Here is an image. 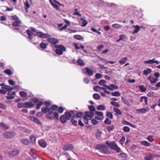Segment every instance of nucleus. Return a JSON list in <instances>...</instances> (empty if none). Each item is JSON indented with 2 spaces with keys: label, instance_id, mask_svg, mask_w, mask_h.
<instances>
[{
  "label": "nucleus",
  "instance_id": "nucleus-1",
  "mask_svg": "<svg viewBox=\"0 0 160 160\" xmlns=\"http://www.w3.org/2000/svg\"><path fill=\"white\" fill-rule=\"evenodd\" d=\"M51 103L49 102L46 101L45 102L44 105L42 108V111L43 113L45 114L48 112L46 115V117L50 119H53L55 118L58 120L59 118V115L57 112L58 106L54 105L49 108V106Z\"/></svg>",
  "mask_w": 160,
  "mask_h": 160
},
{
  "label": "nucleus",
  "instance_id": "nucleus-2",
  "mask_svg": "<svg viewBox=\"0 0 160 160\" xmlns=\"http://www.w3.org/2000/svg\"><path fill=\"white\" fill-rule=\"evenodd\" d=\"M32 102H33V103H32L26 102L24 103V108H31L33 107L34 104L36 105V108L37 109H39L41 106L43 104V102L42 101H39L37 99L33 98L31 100Z\"/></svg>",
  "mask_w": 160,
  "mask_h": 160
},
{
  "label": "nucleus",
  "instance_id": "nucleus-3",
  "mask_svg": "<svg viewBox=\"0 0 160 160\" xmlns=\"http://www.w3.org/2000/svg\"><path fill=\"white\" fill-rule=\"evenodd\" d=\"M106 143L110 148L116 150L117 152L119 153L121 152V149L117 146L114 142L107 141Z\"/></svg>",
  "mask_w": 160,
  "mask_h": 160
},
{
  "label": "nucleus",
  "instance_id": "nucleus-4",
  "mask_svg": "<svg viewBox=\"0 0 160 160\" xmlns=\"http://www.w3.org/2000/svg\"><path fill=\"white\" fill-rule=\"evenodd\" d=\"M97 149L101 153L105 154H109L110 152L108 148L104 145H99L97 146Z\"/></svg>",
  "mask_w": 160,
  "mask_h": 160
},
{
  "label": "nucleus",
  "instance_id": "nucleus-5",
  "mask_svg": "<svg viewBox=\"0 0 160 160\" xmlns=\"http://www.w3.org/2000/svg\"><path fill=\"white\" fill-rule=\"evenodd\" d=\"M85 115H84L83 121L86 124L88 123V121L91 119L94 116V114L92 112H85Z\"/></svg>",
  "mask_w": 160,
  "mask_h": 160
},
{
  "label": "nucleus",
  "instance_id": "nucleus-6",
  "mask_svg": "<svg viewBox=\"0 0 160 160\" xmlns=\"http://www.w3.org/2000/svg\"><path fill=\"white\" fill-rule=\"evenodd\" d=\"M11 18L13 21L12 25L14 27L19 26L21 24V21L17 16H12Z\"/></svg>",
  "mask_w": 160,
  "mask_h": 160
},
{
  "label": "nucleus",
  "instance_id": "nucleus-7",
  "mask_svg": "<svg viewBox=\"0 0 160 160\" xmlns=\"http://www.w3.org/2000/svg\"><path fill=\"white\" fill-rule=\"evenodd\" d=\"M55 47L56 48L55 52L58 55H62L63 54V52L65 51V48L62 45H55Z\"/></svg>",
  "mask_w": 160,
  "mask_h": 160
},
{
  "label": "nucleus",
  "instance_id": "nucleus-8",
  "mask_svg": "<svg viewBox=\"0 0 160 160\" xmlns=\"http://www.w3.org/2000/svg\"><path fill=\"white\" fill-rule=\"evenodd\" d=\"M64 115H62L60 117V120L61 122L62 123H65L67 122V120H69L70 119V115H69V114L67 112H65Z\"/></svg>",
  "mask_w": 160,
  "mask_h": 160
},
{
  "label": "nucleus",
  "instance_id": "nucleus-9",
  "mask_svg": "<svg viewBox=\"0 0 160 160\" xmlns=\"http://www.w3.org/2000/svg\"><path fill=\"white\" fill-rule=\"evenodd\" d=\"M2 135L6 138H11L14 137L16 134L13 132L6 131L3 133Z\"/></svg>",
  "mask_w": 160,
  "mask_h": 160
},
{
  "label": "nucleus",
  "instance_id": "nucleus-10",
  "mask_svg": "<svg viewBox=\"0 0 160 160\" xmlns=\"http://www.w3.org/2000/svg\"><path fill=\"white\" fill-rule=\"evenodd\" d=\"M83 72L87 74L89 76H92L93 75V72L88 68H85L83 70Z\"/></svg>",
  "mask_w": 160,
  "mask_h": 160
},
{
  "label": "nucleus",
  "instance_id": "nucleus-11",
  "mask_svg": "<svg viewBox=\"0 0 160 160\" xmlns=\"http://www.w3.org/2000/svg\"><path fill=\"white\" fill-rule=\"evenodd\" d=\"M19 152L17 150H14L8 152L9 156L10 157H14L19 154Z\"/></svg>",
  "mask_w": 160,
  "mask_h": 160
},
{
  "label": "nucleus",
  "instance_id": "nucleus-12",
  "mask_svg": "<svg viewBox=\"0 0 160 160\" xmlns=\"http://www.w3.org/2000/svg\"><path fill=\"white\" fill-rule=\"evenodd\" d=\"M149 108L148 107H147L145 108H142L140 109H138L137 110V112L139 114L145 113L149 111Z\"/></svg>",
  "mask_w": 160,
  "mask_h": 160
},
{
  "label": "nucleus",
  "instance_id": "nucleus-13",
  "mask_svg": "<svg viewBox=\"0 0 160 160\" xmlns=\"http://www.w3.org/2000/svg\"><path fill=\"white\" fill-rule=\"evenodd\" d=\"M143 62L145 64H153L156 63L157 64L159 63V62L158 60H156L155 58H153L152 59H150L147 61H144Z\"/></svg>",
  "mask_w": 160,
  "mask_h": 160
},
{
  "label": "nucleus",
  "instance_id": "nucleus-14",
  "mask_svg": "<svg viewBox=\"0 0 160 160\" xmlns=\"http://www.w3.org/2000/svg\"><path fill=\"white\" fill-rule=\"evenodd\" d=\"M78 21L79 22L80 25L82 27L86 26L88 24L87 21L83 18L80 19Z\"/></svg>",
  "mask_w": 160,
  "mask_h": 160
},
{
  "label": "nucleus",
  "instance_id": "nucleus-15",
  "mask_svg": "<svg viewBox=\"0 0 160 160\" xmlns=\"http://www.w3.org/2000/svg\"><path fill=\"white\" fill-rule=\"evenodd\" d=\"M38 143L39 145L42 148H45L47 146V143L46 141L43 139L39 140Z\"/></svg>",
  "mask_w": 160,
  "mask_h": 160
},
{
  "label": "nucleus",
  "instance_id": "nucleus-16",
  "mask_svg": "<svg viewBox=\"0 0 160 160\" xmlns=\"http://www.w3.org/2000/svg\"><path fill=\"white\" fill-rule=\"evenodd\" d=\"M29 119L38 124L41 125L42 124L40 121L38 119L36 118L33 116H31L30 117Z\"/></svg>",
  "mask_w": 160,
  "mask_h": 160
},
{
  "label": "nucleus",
  "instance_id": "nucleus-17",
  "mask_svg": "<svg viewBox=\"0 0 160 160\" xmlns=\"http://www.w3.org/2000/svg\"><path fill=\"white\" fill-rule=\"evenodd\" d=\"M73 148V146L71 144H68L64 146L63 150L65 151H69Z\"/></svg>",
  "mask_w": 160,
  "mask_h": 160
},
{
  "label": "nucleus",
  "instance_id": "nucleus-18",
  "mask_svg": "<svg viewBox=\"0 0 160 160\" xmlns=\"http://www.w3.org/2000/svg\"><path fill=\"white\" fill-rule=\"evenodd\" d=\"M148 80H149L150 83L152 84L158 81V79L156 78H153L152 77L150 76L148 78Z\"/></svg>",
  "mask_w": 160,
  "mask_h": 160
},
{
  "label": "nucleus",
  "instance_id": "nucleus-19",
  "mask_svg": "<svg viewBox=\"0 0 160 160\" xmlns=\"http://www.w3.org/2000/svg\"><path fill=\"white\" fill-rule=\"evenodd\" d=\"M47 40L49 42L52 44L57 43L58 42V40L52 38H48Z\"/></svg>",
  "mask_w": 160,
  "mask_h": 160
},
{
  "label": "nucleus",
  "instance_id": "nucleus-20",
  "mask_svg": "<svg viewBox=\"0 0 160 160\" xmlns=\"http://www.w3.org/2000/svg\"><path fill=\"white\" fill-rule=\"evenodd\" d=\"M0 128L5 130L8 129L9 128L8 126L4 123H0Z\"/></svg>",
  "mask_w": 160,
  "mask_h": 160
},
{
  "label": "nucleus",
  "instance_id": "nucleus-21",
  "mask_svg": "<svg viewBox=\"0 0 160 160\" xmlns=\"http://www.w3.org/2000/svg\"><path fill=\"white\" fill-rule=\"evenodd\" d=\"M128 59V58L127 57H123L118 61V63L121 65H122L126 62Z\"/></svg>",
  "mask_w": 160,
  "mask_h": 160
},
{
  "label": "nucleus",
  "instance_id": "nucleus-22",
  "mask_svg": "<svg viewBox=\"0 0 160 160\" xmlns=\"http://www.w3.org/2000/svg\"><path fill=\"white\" fill-rule=\"evenodd\" d=\"M133 27L135 28V30L133 31L132 33L135 34L136 33H138L140 30V27L138 25H133Z\"/></svg>",
  "mask_w": 160,
  "mask_h": 160
},
{
  "label": "nucleus",
  "instance_id": "nucleus-23",
  "mask_svg": "<svg viewBox=\"0 0 160 160\" xmlns=\"http://www.w3.org/2000/svg\"><path fill=\"white\" fill-rule=\"evenodd\" d=\"M141 102H144L146 105H147L148 102V98L146 96H142L140 99Z\"/></svg>",
  "mask_w": 160,
  "mask_h": 160
},
{
  "label": "nucleus",
  "instance_id": "nucleus-24",
  "mask_svg": "<svg viewBox=\"0 0 160 160\" xmlns=\"http://www.w3.org/2000/svg\"><path fill=\"white\" fill-rule=\"evenodd\" d=\"M39 33H40V34L38 36L40 38H48L50 36L47 34L43 33L42 32H39Z\"/></svg>",
  "mask_w": 160,
  "mask_h": 160
},
{
  "label": "nucleus",
  "instance_id": "nucleus-25",
  "mask_svg": "<svg viewBox=\"0 0 160 160\" xmlns=\"http://www.w3.org/2000/svg\"><path fill=\"white\" fill-rule=\"evenodd\" d=\"M24 4L25 10L26 12H27L28 9L30 7V5L29 4L28 1L27 0H26L25 2H24Z\"/></svg>",
  "mask_w": 160,
  "mask_h": 160
},
{
  "label": "nucleus",
  "instance_id": "nucleus-26",
  "mask_svg": "<svg viewBox=\"0 0 160 160\" xmlns=\"http://www.w3.org/2000/svg\"><path fill=\"white\" fill-rule=\"evenodd\" d=\"M140 144L146 147H149L150 145V143L146 141H142L140 142Z\"/></svg>",
  "mask_w": 160,
  "mask_h": 160
},
{
  "label": "nucleus",
  "instance_id": "nucleus-27",
  "mask_svg": "<svg viewBox=\"0 0 160 160\" xmlns=\"http://www.w3.org/2000/svg\"><path fill=\"white\" fill-rule=\"evenodd\" d=\"M121 98L122 102L124 103L125 104L129 106H130V103L128 101V100H127L126 98L123 97H122Z\"/></svg>",
  "mask_w": 160,
  "mask_h": 160
},
{
  "label": "nucleus",
  "instance_id": "nucleus-28",
  "mask_svg": "<svg viewBox=\"0 0 160 160\" xmlns=\"http://www.w3.org/2000/svg\"><path fill=\"white\" fill-rule=\"evenodd\" d=\"M152 72V70L151 69L148 68L146 70H144L143 72L144 75H147L148 74L151 73Z\"/></svg>",
  "mask_w": 160,
  "mask_h": 160
},
{
  "label": "nucleus",
  "instance_id": "nucleus-29",
  "mask_svg": "<svg viewBox=\"0 0 160 160\" xmlns=\"http://www.w3.org/2000/svg\"><path fill=\"white\" fill-rule=\"evenodd\" d=\"M1 88L2 89H6L8 91H11L13 89V88L10 87L8 85H4V87H2Z\"/></svg>",
  "mask_w": 160,
  "mask_h": 160
},
{
  "label": "nucleus",
  "instance_id": "nucleus-30",
  "mask_svg": "<svg viewBox=\"0 0 160 160\" xmlns=\"http://www.w3.org/2000/svg\"><path fill=\"white\" fill-rule=\"evenodd\" d=\"M138 87L142 92H145L147 90V88L143 85H139L138 86Z\"/></svg>",
  "mask_w": 160,
  "mask_h": 160
},
{
  "label": "nucleus",
  "instance_id": "nucleus-31",
  "mask_svg": "<svg viewBox=\"0 0 160 160\" xmlns=\"http://www.w3.org/2000/svg\"><path fill=\"white\" fill-rule=\"evenodd\" d=\"M152 158V155L150 153H148L146 156L145 159L146 160H151Z\"/></svg>",
  "mask_w": 160,
  "mask_h": 160
},
{
  "label": "nucleus",
  "instance_id": "nucleus-32",
  "mask_svg": "<svg viewBox=\"0 0 160 160\" xmlns=\"http://www.w3.org/2000/svg\"><path fill=\"white\" fill-rule=\"evenodd\" d=\"M78 64L81 66H84L85 65V63L83 61L81 58L78 59L77 61Z\"/></svg>",
  "mask_w": 160,
  "mask_h": 160
},
{
  "label": "nucleus",
  "instance_id": "nucleus-33",
  "mask_svg": "<svg viewBox=\"0 0 160 160\" xmlns=\"http://www.w3.org/2000/svg\"><path fill=\"white\" fill-rule=\"evenodd\" d=\"M20 142L25 145H28L30 143V142L27 139H22L21 140Z\"/></svg>",
  "mask_w": 160,
  "mask_h": 160
},
{
  "label": "nucleus",
  "instance_id": "nucleus-34",
  "mask_svg": "<svg viewBox=\"0 0 160 160\" xmlns=\"http://www.w3.org/2000/svg\"><path fill=\"white\" fill-rule=\"evenodd\" d=\"M30 140L31 141L33 144H34L36 143V137L34 135H32L30 137Z\"/></svg>",
  "mask_w": 160,
  "mask_h": 160
},
{
  "label": "nucleus",
  "instance_id": "nucleus-35",
  "mask_svg": "<svg viewBox=\"0 0 160 160\" xmlns=\"http://www.w3.org/2000/svg\"><path fill=\"white\" fill-rule=\"evenodd\" d=\"M70 115V119L71 117H72L73 118H75V114L74 113V111H70L69 112H67Z\"/></svg>",
  "mask_w": 160,
  "mask_h": 160
},
{
  "label": "nucleus",
  "instance_id": "nucleus-36",
  "mask_svg": "<svg viewBox=\"0 0 160 160\" xmlns=\"http://www.w3.org/2000/svg\"><path fill=\"white\" fill-rule=\"evenodd\" d=\"M89 109L90 110V112H92L93 113V114L94 115V113L93 112L94 111H95V108L94 106H89Z\"/></svg>",
  "mask_w": 160,
  "mask_h": 160
},
{
  "label": "nucleus",
  "instance_id": "nucleus-37",
  "mask_svg": "<svg viewBox=\"0 0 160 160\" xmlns=\"http://www.w3.org/2000/svg\"><path fill=\"white\" fill-rule=\"evenodd\" d=\"M115 127L113 125H111L110 126H108L107 128V130L110 132L114 129Z\"/></svg>",
  "mask_w": 160,
  "mask_h": 160
},
{
  "label": "nucleus",
  "instance_id": "nucleus-38",
  "mask_svg": "<svg viewBox=\"0 0 160 160\" xmlns=\"http://www.w3.org/2000/svg\"><path fill=\"white\" fill-rule=\"evenodd\" d=\"M119 158H126L127 157V156L125 153H121L118 155Z\"/></svg>",
  "mask_w": 160,
  "mask_h": 160
},
{
  "label": "nucleus",
  "instance_id": "nucleus-39",
  "mask_svg": "<svg viewBox=\"0 0 160 160\" xmlns=\"http://www.w3.org/2000/svg\"><path fill=\"white\" fill-rule=\"evenodd\" d=\"M111 94L112 96L118 97L120 96V94L118 91H115L114 92H112Z\"/></svg>",
  "mask_w": 160,
  "mask_h": 160
},
{
  "label": "nucleus",
  "instance_id": "nucleus-40",
  "mask_svg": "<svg viewBox=\"0 0 160 160\" xmlns=\"http://www.w3.org/2000/svg\"><path fill=\"white\" fill-rule=\"evenodd\" d=\"M73 38L76 39H78V40H81L83 38L82 36L80 35H74L73 36Z\"/></svg>",
  "mask_w": 160,
  "mask_h": 160
},
{
  "label": "nucleus",
  "instance_id": "nucleus-41",
  "mask_svg": "<svg viewBox=\"0 0 160 160\" xmlns=\"http://www.w3.org/2000/svg\"><path fill=\"white\" fill-rule=\"evenodd\" d=\"M113 110L115 112H116L119 115H121L122 114V112L118 108H113Z\"/></svg>",
  "mask_w": 160,
  "mask_h": 160
},
{
  "label": "nucleus",
  "instance_id": "nucleus-42",
  "mask_svg": "<svg viewBox=\"0 0 160 160\" xmlns=\"http://www.w3.org/2000/svg\"><path fill=\"white\" fill-rule=\"evenodd\" d=\"M93 96L94 99L96 100H98L100 98V95L98 94L97 93L94 94Z\"/></svg>",
  "mask_w": 160,
  "mask_h": 160
},
{
  "label": "nucleus",
  "instance_id": "nucleus-43",
  "mask_svg": "<svg viewBox=\"0 0 160 160\" xmlns=\"http://www.w3.org/2000/svg\"><path fill=\"white\" fill-rule=\"evenodd\" d=\"M125 132H128L130 131V128L127 126H124L122 129Z\"/></svg>",
  "mask_w": 160,
  "mask_h": 160
},
{
  "label": "nucleus",
  "instance_id": "nucleus-44",
  "mask_svg": "<svg viewBox=\"0 0 160 160\" xmlns=\"http://www.w3.org/2000/svg\"><path fill=\"white\" fill-rule=\"evenodd\" d=\"M106 109L105 107L103 105H100L97 107V109L99 110L103 111Z\"/></svg>",
  "mask_w": 160,
  "mask_h": 160
},
{
  "label": "nucleus",
  "instance_id": "nucleus-45",
  "mask_svg": "<svg viewBox=\"0 0 160 160\" xmlns=\"http://www.w3.org/2000/svg\"><path fill=\"white\" fill-rule=\"evenodd\" d=\"M19 93L20 95L22 97H25L27 95V93L26 92L23 91H20L19 92Z\"/></svg>",
  "mask_w": 160,
  "mask_h": 160
},
{
  "label": "nucleus",
  "instance_id": "nucleus-46",
  "mask_svg": "<svg viewBox=\"0 0 160 160\" xmlns=\"http://www.w3.org/2000/svg\"><path fill=\"white\" fill-rule=\"evenodd\" d=\"M4 72L9 76L11 75L12 74V71L10 69H6L4 71Z\"/></svg>",
  "mask_w": 160,
  "mask_h": 160
},
{
  "label": "nucleus",
  "instance_id": "nucleus-47",
  "mask_svg": "<svg viewBox=\"0 0 160 160\" xmlns=\"http://www.w3.org/2000/svg\"><path fill=\"white\" fill-rule=\"evenodd\" d=\"M21 129L23 132H27L28 133L30 132V131L29 130L25 127H22Z\"/></svg>",
  "mask_w": 160,
  "mask_h": 160
},
{
  "label": "nucleus",
  "instance_id": "nucleus-48",
  "mask_svg": "<svg viewBox=\"0 0 160 160\" xmlns=\"http://www.w3.org/2000/svg\"><path fill=\"white\" fill-rule=\"evenodd\" d=\"M110 103L113 105L118 108H119L120 106L119 104L116 102L112 101L110 102Z\"/></svg>",
  "mask_w": 160,
  "mask_h": 160
},
{
  "label": "nucleus",
  "instance_id": "nucleus-49",
  "mask_svg": "<svg viewBox=\"0 0 160 160\" xmlns=\"http://www.w3.org/2000/svg\"><path fill=\"white\" fill-rule=\"evenodd\" d=\"M93 89L96 92H98L101 91V88L98 86H96L94 87Z\"/></svg>",
  "mask_w": 160,
  "mask_h": 160
},
{
  "label": "nucleus",
  "instance_id": "nucleus-50",
  "mask_svg": "<svg viewBox=\"0 0 160 160\" xmlns=\"http://www.w3.org/2000/svg\"><path fill=\"white\" fill-rule=\"evenodd\" d=\"M106 82V81L104 80H100L99 82V84L100 85H102L104 87V85H106L105 84Z\"/></svg>",
  "mask_w": 160,
  "mask_h": 160
},
{
  "label": "nucleus",
  "instance_id": "nucleus-51",
  "mask_svg": "<svg viewBox=\"0 0 160 160\" xmlns=\"http://www.w3.org/2000/svg\"><path fill=\"white\" fill-rule=\"evenodd\" d=\"M40 47L44 49L46 48L47 45L43 42H42L40 44Z\"/></svg>",
  "mask_w": 160,
  "mask_h": 160
},
{
  "label": "nucleus",
  "instance_id": "nucleus-52",
  "mask_svg": "<svg viewBox=\"0 0 160 160\" xmlns=\"http://www.w3.org/2000/svg\"><path fill=\"white\" fill-rule=\"evenodd\" d=\"M91 30L93 32L98 33V34L100 35L101 34V33L99 31L97 30L96 29L94 28H91Z\"/></svg>",
  "mask_w": 160,
  "mask_h": 160
},
{
  "label": "nucleus",
  "instance_id": "nucleus-53",
  "mask_svg": "<svg viewBox=\"0 0 160 160\" xmlns=\"http://www.w3.org/2000/svg\"><path fill=\"white\" fill-rule=\"evenodd\" d=\"M104 122L105 123V124H111V121L109 120V119L108 118H107Z\"/></svg>",
  "mask_w": 160,
  "mask_h": 160
},
{
  "label": "nucleus",
  "instance_id": "nucleus-54",
  "mask_svg": "<svg viewBox=\"0 0 160 160\" xmlns=\"http://www.w3.org/2000/svg\"><path fill=\"white\" fill-rule=\"evenodd\" d=\"M112 27L116 28H121V26L118 24H113L112 25Z\"/></svg>",
  "mask_w": 160,
  "mask_h": 160
},
{
  "label": "nucleus",
  "instance_id": "nucleus-55",
  "mask_svg": "<svg viewBox=\"0 0 160 160\" xmlns=\"http://www.w3.org/2000/svg\"><path fill=\"white\" fill-rule=\"evenodd\" d=\"M71 122L72 124L75 126H77V122L74 119L72 118L71 120Z\"/></svg>",
  "mask_w": 160,
  "mask_h": 160
},
{
  "label": "nucleus",
  "instance_id": "nucleus-56",
  "mask_svg": "<svg viewBox=\"0 0 160 160\" xmlns=\"http://www.w3.org/2000/svg\"><path fill=\"white\" fill-rule=\"evenodd\" d=\"M147 139L150 142H152L154 140L152 136H149L147 137Z\"/></svg>",
  "mask_w": 160,
  "mask_h": 160
},
{
  "label": "nucleus",
  "instance_id": "nucleus-57",
  "mask_svg": "<svg viewBox=\"0 0 160 160\" xmlns=\"http://www.w3.org/2000/svg\"><path fill=\"white\" fill-rule=\"evenodd\" d=\"M18 108H24V103L20 102L18 103Z\"/></svg>",
  "mask_w": 160,
  "mask_h": 160
},
{
  "label": "nucleus",
  "instance_id": "nucleus-58",
  "mask_svg": "<svg viewBox=\"0 0 160 160\" xmlns=\"http://www.w3.org/2000/svg\"><path fill=\"white\" fill-rule=\"evenodd\" d=\"M6 108V106L5 104L0 103V108L3 109H5Z\"/></svg>",
  "mask_w": 160,
  "mask_h": 160
},
{
  "label": "nucleus",
  "instance_id": "nucleus-59",
  "mask_svg": "<svg viewBox=\"0 0 160 160\" xmlns=\"http://www.w3.org/2000/svg\"><path fill=\"white\" fill-rule=\"evenodd\" d=\"M107 116L110 119H112L113 118V115L112 113L110 112H107Z\"/></svg>",
  "mask_w": 160,
  "mask_h": 160
},
{
  "label": "nucleus",
  "instance_id": "nucleus-60",
  "mask_svg": "<svg viewBox=\"0 0 160 160\" xmlns=\"http://www.w3.org/2000/svg\"><path fill=\"white\" fill-rule=\"evenodd\" d=\"M125 137L124 136L122 137L119 141V142H120V143L121 144H122L125 141Z\"/></svg>",
  "mask_w": 160,
  "mask_h": 160
},
{
  "label": "nucleus",
  "instance_id": "nucleus-61",
  "mask_svg": "<svg viewBox=\"0 0 160 160\" xmlns=\"http://www.w3.org/2000/svg\"><path fill=\"white\" fill-rule=\"evenodd\" d=\"M91 122L92 124H93L94 125H97L98 123V122L96 120L95 118L92 119V121Z\"/></svg>",
  "mask_w": 160,
  "mask_h": 160
},
{
  "label": "nucleus",
  "instance_id": "nucleus-62",
  "mask_svg": "<svg viewBox=\"0 0 160 160\" xmlns=\"http://www.w3.org/2000/svg\"><path fill=\"white\" fill-rule=\"evenodd\" d=\"M119 38L121 39V40L122 41V40L125 39L126 38V36L125 35H119Z\"/></svg>",
  "mask_w": 160,
  "mask_h": 160
},
{
  "label": "nucleus",
  "instance_id": "nucleus-63",
  "mask_svg": "<svg viewBox=\"0 0 160 160\" xmlns=\"http://www.w3.org/2000/svg\"><path fill=\"white\" fill-rule=\"evenodd\" d=\"M57 111L60 113H62L63 112V109L62 107H60L58 109Z\"/></svg>",
  "mask_w": 160,
  "mask_h": 160
},
{
  "label": "nucleus",
  "instance_id": "nucleus-64",
  "mask_svg": "<svg viewBox=\"0 0 160 160\" xmlns=\"http://www.w3.org/2000/svg\"><path fill=\"white\" fill-rule=\"evenodd\" d=\"M96 114L98 115V116H102L103 115V113L102 112L96 111Z\"/></svg>",
  "mask_w": 160,
  "mask_h": 160
}]
</instances>
